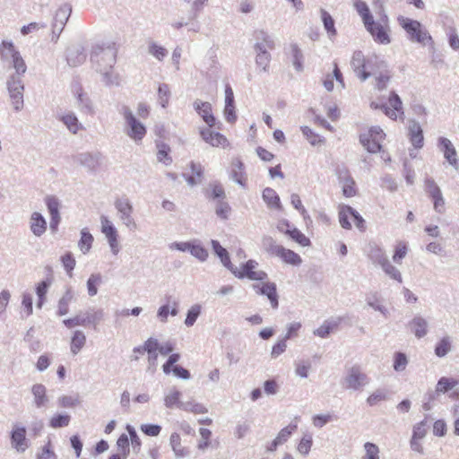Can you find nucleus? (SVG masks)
I'll list each match as a JSON object with an SVG mask.
<instances>
[{
  "label": "nucleus",
  "instance_id": "30",
  "mask_svg": "<svg viewBox=\"0 0 459 459\" xmlns=\"http://www.w3.org/2000/svg\"><path fill=\"white\" fill-rule=\"evenodd\" d=\"M341 318L325 320L318 328L314 330V334L321 338H327L331 332L337 328L341 323Z\"/></svg>",
  "mask_w": 459,
  "mask_h": 459
},
{
  "label": "nucleus",
  "instance_id": "64",
  "mask_svg": "<svg viewBox=\"0 0 459 459\" xmlns=\"http://www.w3.org/2000/svg\"><path fill=\"white\" fill-rule=\"evenodd\" d=\"M37 459H56V455L52 449L50 439L42 446L41 452L37 455Z\"/></svg>",
  "mask_w": 459,
  "mask_h": 459
},
{
  "label": "nucleus",
  "instance_id": "61",
  "mask_svg": "<svg viewBox=\"0 0 459 459\" xmlns=\"http://www.w3.org/2000/svg\"><path fill=\"white\" fill-rule=\"evenodd\" d=\"M158 95L161 107L166 108L167 105L169 104V100L170 96L169 85L166 83L160 84L158 88Z\"/></svg>",
  "mask_w": 459,
  "mask_h": 459
},
{
  "label": "nucleus",
  "instance_id": "44",
  "mask_svg": "<svg viewBox=\"0 0 459 459\" xmlns=\"http://www.w3.org/2000/svg\"><path fill=\"white\" fill-rule=\"evenodd\" d=\"M321 18H322L324 27L328 33V36L330 38L336 36L337 31H336L335 26H334V20L330 15V13L328 12H326L325 10L322 9L321 10Z\"/></svg>",
  "mask_w": 459,
  "mask_h": 459
},
{
  "label": "nucleus",
  "instance_id": "55",
  "mask_svg": "<svg viewBox=\"0 0 459 459\" xmlns=\"http://www.w3.org/2000/svg\"><path fill=\"white\" fill-rule=\"evenodd\" d=\"M255 37H256L257 41L259 43H261L262 45H264L268 49L273 50L275 48L274 39L266 31L259 30L256 32Z\"/></svg>",
  "mask_w": 459,
  "mask_h": 459
},
{
  "label": "nucleus",
  "instance_id": "26",
  "mask_svg": "<svg viewBox=\"0 0 459 459\" xmlns=\"http://www.w3.org/2000/svg\"><path fill=\"white\" fill-rule=\"evenodd\" d=\"M200 134L203 140L212 146H224L227 143V139L223 134L212 132L210 128L202 129Z\"/></svg>",
  "mask_w": 459,
  "mask_h": 459
},
{
  "label": "nucleus",
  "instance_id": "57",
  "mask_svg": "<svg viewBox=\"0 0 459 459\" xmlns=\"http://www.w3.org/2000/svg\"><path fill=\"white\" fill-rule=\"evenodd\" d=\"M366 302L368 307H372L374 310L379 311L385 317L388 316V309L379 302L376 295L368 297Z\"/></svg>",
  "mask_w": 459,
  "mask_h": 459
},
{
  "label": "nucleus",
  "instance_id": "7",
  "mask_svg": "<svg viewBox=\"0 0 459 459\" xmlns=\"http://www.w3.org/2000/svg\"><path fill=\"white\" fill-rule=\"evenodd\" d=\"M114 204L122 223L130 230H135L137 224L132 215L134 208L129 199L118 198L115 201Z\"/></svg>",
  "mask_w": 459,
  "mask_h": 459
},
{
  "label": "nucleus",
  "instance_id": "14",
  "mask_svg": "<svg viewBox=\"0 0 459 459\" xmlns=\"http://www.w3.org/2000/svg\"><path fill=\"white\" fill-rule=\"evenodd\" d=\"M351 65L356 75L361 80L366 81L370 77L372 73L365 70L366 59L363 53L359 50L355 51L351 60Z\"/></svg>",
  "mask_w": 459,
  "mask_h": 459
},
{
  "label": "nucleus",
  "instance_id": "54",
  "mask_svg": "<svg viewBox=\"0 0 459 459\" xmlns=\"http://www.w3.org/2000/svg\"><path fill=\"white\" fill-rule=\"evenodd\" d=\"M189 253L201 262L208 258V251L199 243L193 242Z\"/></svg>",
  "mask_w": 459,
  "mask_h": 459
},
{
  "label": "nucleus",
  "instance_id": "62",
  "mask_svg": "<svg viewBox=\"0 0 459 459\" xmlns=\"http://www.w3.org/2000/svg\"><path fill=\"white\" fill-rule=\"evenodd\" d=\"M366 451L365 455L361 459H380L378 446L373 443L367 442L364 445Z\"/></svg>",
  "mask_w": 459,
  "mask_h": 459
},
{
  "label": "nucleus",
  "instance_id": "18",
  "mask_svg": "<svg viewBox=\"0 0 459 459\" xmlns=\"http://www.w3.org/2000/svg\"><path fill=\"white\" fill-rule=\"evenodd\" d=\"M31 394L33 395V404L37 409L47 408L49 403V398L47 395V388L42 384H35L31 387Z\"/></svg>",
  "mask_w": 459,
  "mask_h": 459
},
{
  "label": "nucleus",
  "instance_id": "12",
  "mask_svg": "<svg viewBox=\"0 0 459 459\" xmlns=\"http://www.w3.org/2000/svg\"><path fill=\"white\" fill-rule=\"evenodd\" d=\"M337 177L339 183L342 185V194L346 197H352L356 195L357 190L355 188V181L351 176L346 168H342L337 170Z\"/></svg>",
  "mask_w": 459,
  "mask_h": 459
},
{
  "label": "nucleus",
  "instance_id": "53",
  "mask_svg": "<svg viewBox=\"0 0 459 459\" xmlns=\"http://www.w3.org/2000/svg\"><path fill=\"white\" fill-rule=\"evenodd\" d=\"M179 409L186 411H191L195 414H204L208 411V409L202 403L195 402H186L179 405Z\"/></svg>",
  "mask_w": 459,
  "mask_h": 459
},
{
  "label": "nucleus",
  "instance_id": "58",
  "mask_svg": "<svg viewBox=\"0 0 459 459\" xmlns=\"http://www.w3.org/2000/svg\"><path fill=\"white\" fill-rule=\"evenodd\" d=\"M126 429H127L129 437H130V441H131V445H132V450H133L134 453L138 454L140 452V450H141V446H142L141 439L138 437V435H137L135 429H134V427L128 425L126 427Z\"/></svg>",
  "mask_w": 459,
  "mask_h": 459
},
{
  "label": "nucleus",
  "instance_id": "25",
  "mask_svg": "<svg viewBox=\"0 0 459 459\" xmlns=\"http://www.w3.org/2000/svg\"><path fill=\"white\" fill-rule=\"evenodd\" d=\"M58 119L66 126L67 130L73 134H77L82 129V125L79 122L74 112L68 111L58 116Z\"/></svg>",
  "mask_w": 459,
  "mask_h": 459
},
{
  "label": "nucleus",
  "instance_id": "21",
  "mask_svg": "<svg viewBox=\"0 0 459 459\" xmlns=\"http://www.w3.org/2000/svg\"><path fill=\"white\" fill-rule=\"evenodd\" d=\"M366 252H367V255H368V259L374 264L381 265L385 261L388 260L385 251L380 246H378L377 243H374V242L369 243Z\"/></svg>",
  "mask_w": 459,
  "mask_h": 459
},
{
  "label": "nucleus",
  "instance_id": "60",
  "mask_svg": "<svg viewBox=\"0 0 459 459\" xmlns=\"http://www.w3.org/2000/svg\"><path fill=\"white\" fill-rule=\"evenodd\" d=\"M201 313V307L200 305H194L192 306L186 314V317L185 319V324L186 326H192L196 319L198 318L199 315Z\"/></svg>",
  "mask_w": 459,
  "mask_h": 459
},
{
  "label": "nucleus",
  "instance_id": "1",
  "mask_svg": "<svg viewBox=\"0 0 459 459\" xmlns=\"http://www.w3.org/2000/svg\"><path fill=\"white\" fill-rule=\"evenodd\" d=\"M117 54V49L112 46H96L91 54L92 68L101 76V82L107 87L120 85V75L114 71Z\"/></svg>",
  "mask_w": 459,
  "mask_h": 459
},
{
  "label": "nucleus",
  "instance_id": "46",
  "mask_svg": "<svg viewBox=\"0 0 459 459\" xmlns=\"http://www.w3.org/2000/svg\"><path fill=\"white\" fill-rule=\"evenodd\" d=\"M180 436L174 432L170 435L169 444L178 457H183L187 455V451L181 446Z\"/></svg>",
  "mask_w": 459,
  "mask_h": 459
},
{
  "label": "nucleus",
  "instance_id": "5",
  "mask_svg": "<svg viewBox=\"0 0 459 459\" xmlns=\"http://www.w3.org/2000/svg\"><path fill=\"white\" fill-rule=\"evenodd\" d=\"M368 384L369 377L358 366H353L348 369L342 382L344 388L352 391L361 390Z\"/></svg>",
  "mask_w": 459,
  "mask_h": 459
},
{
  "label": "nucleus",
  "instance_id": "19",
  "mask_svg": "<svg viewBox=\"0 0 459 459\" xmlns=\"http://www.w3.org/2000/svg\"><path fill=\"white\" fill-rule=\"evenodd\" d=\"M72 13V6L69 4H62L55 13L52 27L57 30H64Z\"/></svg>",
  "mask_w": 459,
  "mask_h": 459
},
{
  "label": "nucleus",
  "instance_id": "29",
  "mask_svg": "<svg viewBox=\"0 0 459 459\" xmlns=\"http://www.w3.org/2000/svg\"><path fill=\"white\" fill-rule=\"evenodd\" d=\"M190 169L191 171L193 172V176H187L186 174H183V177L185 178L188 186H194L202 182L204 169L200 163H195L194 161L190 162Z\"/></svg>",
  "mask_w": 459,
  "mask_h": 459
},
{
  "label": "nucleus",
  "instance_id": "11",
  "mask_svg": "<svg viewBox=\"0 0 459 459\" xmlns=\"http://www.w3.org/2000/svg\"><path fill=\"white\" fill-rule=\"evenodd\" d=\"M100 152H82L74 157V161L84 167L90 172H95L101 163Z\"/></svg>",
  "mask_w": 459,
  "mask_h": 459
},
{
  "label": "nucleus",
  "instance_id": "40",
  "mask_svg": "<svg viewBox=\"0 0 459 459\" xmlns=\"http://www.w3.org/2000/svg\"><path fill=\"white\" fill-rule=\"evenodd\" d=\"M263 199L270 208H281L280 197L273 188L266 187L263 191Z\"/></svg>",
  "mask_w": 459,
  "mask_h": 459
},
{
  "label": "nucleus",
  "instance_id": "56",
  "mask_svg": "<svg viewBox=\"0 0 459 459\" xmlns=\"http://www.w3.org/2000/svg\"><path fill=\"white\" fill-rule=\"evenodd\" d=\"M288 236L302 247H308L311 243L309 238L295 227L292 228Z\"/></svg>",
  "mask_w": 459,
  "mask_h": 459
},
{
  "label": "nucleus",
  "instance_id": "36",
  "mask_svg": "<svg viewBox=\"0 0 459 459\" xmlns=\"http://www.w3.org/2000/svg\"><path fill=\"white\" fill-rule=\"evenodd\" d=\"M76 94L78 108L84 113L92 114L94 108L90 97L84 93L82 89H79Z\"/></svg>",
  "mask_w": 459,
  "mask_h": 459
},
{
  "label": "nucleus",
  "instance_id": "13",
  "mask_svg": "<svg viewBox=\"0 0 459 459\" xmlns=\"http://www.w3.org/2000/svg\"><path fill=\"white\" fill-rule=\"evenodd\" d=\"M230 178L245 188L247 185V174L245 165L239 158H234L230 164Z\"/></svg>",
  "mask_w": 459,
  "mask_h": 459
},
{
  "label": "nucleus",
  "instance_id": "31",
  "mask_svg": "<svg viewBox=\"0 0 459 459\" xmlns=\"http://www.w3.org/2000/svg\"><path fill=\"white\" fill-rule=\"evenodd\" d=\"M262 295H264L270 300L273 308L276 309L279 307V297L277 294V288L274 282H264Z\"/></svg>",
  "mask_w": 459,
  "mask_h": 459
},
{
  "label": "nucleus",
  "instance_id": "51",
  "mask_svg": "<svg viewBox=\"0 0 459 459\" xmlns=\"http://www.w3.org/2000/svg\"><path fill=\"white\" fill-rule=\"evenodd\" d=\"M45 204L48 210V212L51 216H60L59 209H60V202L58 198L55 195H47L45 197Z\"/></svg>",
  "mask_w": 459,
  "mask_h": 459
},
{
  "label": "nucleus",
  "instance_id": "3",
  "mask_svg": "<svg viewBox=\"0 0 459 459\" xmlns=\"http://www.w3.org/2000/svg\"><path fill=\"white\" fill-rule=\"evenodd\" d=\"M397 21L399 25L407 33L408 39L411 42H417L422 45L434 44L432 37L429 31L423 28L422 24L419 21L404 16H399Z\"/></svg>",
  "mask_w": 459,
  "mask_h": 459
},
{
  "label": "nucleus",
  "instance_id": "16",
  "mask_svg": "<svg viewBox=\"0 0 459 459\" xmlns=\"http://www.w3.org/2000/svg\"><path fill=\"white\" fill-rule=\"evenodd\" d=\"M85 49L81 45H74L67 48L66 60L68 65L76 67L82 65L86 60Z\"/></svg>",
  "mask_w": 459,
  "mask_h": 459
},
{
  "label": "nucleus",
  "instance_id": "50",
  "mask_svg": "<svg viewBox=\"0 0 459 459\" xmlns=\"http://www.w3.org/2000/svg\"><path fill=\"white\" fill-rule=\"evenodd\" d=\"M451 341L450 337H443L435 347V354L439 357H445L451 351Z\"/></svg>",
  "mask_w": 459,
  "mask_h": 459
},
{
  "label": "nucleus",
  "instance_id": "49",
  "mask_svg": "<svg viewBox=\"0 0 459 459\" xmlns=\"http://www.w3.org/2000/svg\"><path fill=\"white\" fill-rule=\"evenodd\" d=\"M71 417L66 413L54 415L49 420V426L53 429L64 428L69 425Z\"/></svg>",
  "mask_w": 459,
  "mask_h": 459
},
{
  "label": "nucleus",
  "instance_id": "38",
  "mask_svg": "<svg viewBox=\"0 0 459 459\" xmlns=\"http://www.w3.org/2000/svg\"><path fill=\"white\" fill-rule=\"evenodd\" d=\"M93 240V236L90 233L88 229L83 228L81 230V238L78 242V247L82 252V254L85 255L90 252Z\"/></svg>",
  "mask_w": 459,
  "mask_h": 459
},
{
  "label": "nucleus",
  "instance_id": "37",
  "mask_svg": "<svg viewBox=\"0 0 459 459\" xmlns=\"http://www.w3.org/2000/svg\"><path fill=\"white\" fill-rule=\"evenodd\" d=\"M353 5L357 13L361 17L364 26L369 25V22H371L374 18L368 4L362 0H355Z\"/></svg>",
  "mask_w": 459,
  "mask_h": 459
},
{
  "label": "nucleus",
  "instance_id": "43",
  "mask_svg": "<svg viewBox=\"0 0 459 459\" xmlns=\"http://www.w3.org/2000/svg\"><path fill=\"white\" fill-rule=\"evenodd\" d=\"M458 383L459 382L455 378L442 377L437 383L436 393L446 394L456 386Z\"/></svg>",
  "mask_w": 459,
  "mask_h": 459
},
{
  "label": "nucleus",
  "instance_id": "17",
  "mask_svg": "<svg viewBox=\"0 0 459 459\" xmlns=\"http://www.w3.org/2000/svg\"><path fill=\"white\" fill-rule=\"evenodd\" d=\"M17 57H22L12 41L3 40L0 44V57L8 65L16 61Z\"/></svg>",
  "mask_w": 459,
  "mask_h": 459
},
{
  "label": "nucleus",
  "instance_id": "45",
  "mask_svg": "<svg viewBox=\"0 0 459 459\" xmlns=\"http://www.w3.org/2000/svg\"><path fill=\"white\" fill-rule=\"evenodd\" d=\"M157 159L165 166H169L172 163V158L169 156L170 148L166 143H158Z\"/></svg>",
  "mask_w": 459,
  "mask_h": 459
},
{
  "label": "nucleus",
  "instance_id": "6",
  "mask_svg": "<svg viewBox=\"0 0 459 459\" xmlns=\"http://www.w3.org/2000/svg\"><path fill=\"white\" fill-rule=\"evenodd\" d=\"M381 20L382 23L376 22L373 19L371 22H369V25H365V28L370 33L376 42L387 45L391 42V39L388 34V18L385 14Z\"/></svg>",
  "mask_w": 459,
  "mask_h": 459
},
{
  "label": "nucleus",
  "instance_id": "42",
  "mask_svg": "<svg viewBox=\"0 0 459 459\" xmlns=\"http://www.w3.org/2000/svg\"><path fill=\"white\" fill-rule=\"evenodd\" d=\"M52 284V279L47 278L46 280L40 281L37 287H36V294L39 298V300L37 302V307L39 308H41L45 300H46V294Z\"/></svg>",
  "mask_w": 459,
  "mask_h": 459
},
{
  "label": "nucleus",
  "instance_id": "32",
  "mask_svg": "<svg viewBox=\"0 0 459 459\" xmlns=\"http://www.w3.org/2000/svg\"><path fill=\"white\" fill-rule=\"evenodd\" d=\"M289 54L291 56L292 65L297 72H301L303 70V53L297 43L290 44V52Z\"/></svg>",
  "mask_w": 459,
  "mask_h": 459
},
{
  "label": "nucleus",
  "instance_id": "27",
  "mask_svg": "<svg viewBox=\"0 0 459 459\" xmlns=\"http://www.w3.org/2000/svg\"><path fill=\"white\" fill-rule=\"evenodd\" d=\"M409 326L418 339L423 338L428 333V321L420 316H414L409 323Z\"/></svg>",
  "mask_w": 459,
  "mask_h": 459
},
{
  "label": "nucleus",
  "instance_id": "63",
  "mask_svg": "<svg viewBox=\"0 0 459 459\" xmlns=\"http://www.w3.org/2000/svg\"><path fill=\"white\" fill-rule=\"evenodd\" d=\"M387 399V392L384 389H377L373 392L367 399V403L368 405L373 406L376 405L380 401H385Z\"/></svg>",
  "mask_w": 459,
  "mask_h": 459
},
{
  "label": "nucleus",
  "instance_id": "35",
  "mask_svg": "<svg viewBox=\"0 0 459 459\" xmlns=\"http://www.w3.org/2000/svg\"><path fill=\"white\" fill-rule=\"evenodd\" d=\"M262 247L269 255L278 256L282 246L278 245L273 237L265 235L262 238Z\"/></svg>",
  "mask_w": 459,
  "mask_h": 459
},
{
  "label": "nucleus",
  "instance_id": "28",
  "mask_svg": "<svg viewBox=\"0 0 459 459\" xmlns=\"http://www.w3.org/2000/svg\"><path fill=\"white\" fill-rule=\"evenodd\" d=\"M211 245L214 254L220 258L223 266L228 270L233 269V264L230 261V254L226 248H224L218 240L212 239Z\"/></svg>",
  "mask_w": 459,
  "mask_h": 459
},
{
  "label": "nucleus",
  "instance_id": "20",
  "mask_svg": "<svg viewBox=\"0 0 459 459\" xmlns=\"http://www.w3.org/2000/svg\"><path fill=\"white\" fill-rule=\"evenodd\" d=\"M104 310L101 308L90 307L85 312L82 311V319L84 326L92 325L94 328L104 319Z\"/></svg>",
  "mask_w": 459,
  "mask_h": 459
},
{
  "label": "nucleus",
  "instance_id": "24",
  "mask_svg": "<svg viewBox=\"0 0 459 459\" xmlns=\"http://www.w3.org/2000/svg\"><path fill=\"white\" fill-rule=\"evenodd\" d=\"M30 229L36 237H41L47 230V221L40 212H34L30 215Z\"/></svg>",
  "mask_w": 459,
  "mask_h": 459
},
{
  "label": "nucleus",
  "instance_id": "52",
  "mask_svg": "<svg viewBox=\"0 0 459 459\" xmlns=\"http://www.w3.org/2000/svg\"><path fill=\"white\" fill-rule=\"evenodd\" d=\"M102 281L100 273H92L87 281L88 294L91 297L95 296L98 293V285Z\"/></svg>",
  "mask_w": 459,
  "mask_h": 459
},
{
  "label": "nucleus",
  "instance_id": "9",
  "mask_svg": "<svg viewBox=\"0 0 459 459\" xmlns=\"http://www.w3.org/2000/svg\"><path fill=\"white\" fill-rule=\"evenodd\" d=\"M101 232L105 235L110 250L113 255H117L120 251L118 243V234L116 227L105 215L100 216Z\"/></svg>",
  "mask_w": 459,
  "mask_h": 459
},
{
  "label": "nucleus",
  "instance_id": "2",
  "mask_svg": "<svg viewBox=\"0 0 459 459\" xmlns=\"http://www.w3.org/2000/svg\"><path fill=\"white\" fill-rule=\"evenodd\" d=\"M13 72L9 74L6 80V90L8 99L13 109L20 112L24 108V74L27 72V65L23 57H17L16 61L9 65Z\"/></svg>",
  "mask_w": 459,
  "mask_h": 459
},
{
  "label": "nucleus",
  "instance_id": "4",
  "mask_svg": "<svg viewBox=\"0 0 459 459\" xmlns=\"http://www.w3.org/2000/svg\"><path fill=\"white\" fill-rule=\"evenodd\" d=\"M119 113L126 122L125 132L126 135L135 143L141 142L147 133L145 126L135 117L128 106H122Z\"/></svg>",
  "mask_w": 459,
  "mask_h": 459
},
{
  "label": "nucleus",
  "instance_id": "10",
  "mask_svg": "<svg viewBox=\"0 0 459 459\" xmlns=\"http://www.w3.org/2000/svg\"><path fill=\"white\" fill-rule=\"evenodd\" d=\"M11 446L20 454L24 453L30 447V442L26 437V428L18 424L13 426L10 433Z\"/></svg>",
  "mask_w": 459,
  "mask_h": 459
},
{
  "label": "nucleus",
  "instance_id": "15",
  "mask_svg": "<svg viewBox=\"0 0 459 459\" xmlns=\"http://www.w3.org/2000/svg\"><path fill=\"white\" fill-rule=\"evenodd\" d=\"M195 110L199 114L209 127L215 126L216 118L212 114V105L209 102L195 100L193 103Z\"/></svg>",
  "mask_w": 459,
  "mask_h": 459
},
{
  "label": "nucleus",
  "instance_id": "47",
  "mask_svg": "<svg viewBox=\"0 0 459 459\" xmlns=\"http://www.w3.org/2000/svg\"><path fill=\"white\" fill-rule=\"evenodd\" d=\"M380 266L382 270L385 272V273L388 275L391 279L398 281L399 283L403 282V277L400 271L394 265H393L389 260L385 261Z\"/></svg>",
  "mask_w": 459,
  "mask_h": 459
},
{
  "label": "nucleus",
  "instance_id": "22",
  "mask_svg": "<svg viewBox=\"0 0 459 459\" xmlns=\"http://www.w3.org/2000/svg\"><path fill=\"white\" fill-rule=\"evenodd\" d=\"M438 145L444 152V156L446 160L455 168H458V160L456 159V151L452 144L451 141L446 137L438 139Z\"/></svg>",
  "mask_w": 459,
  "mask_h": 459
},
{
  "label": "nucleus",
  "instance_id": "59",
  "mask_svg": "<svg viewBox=\"0 0 459 459\" xmlns=\"http://www.w3.org/2000/svg\"><path fill=\"white\" fill-rule=\"evenodd\" d=\"M61 262L69 276H72V271L74 269L76 262L71 252L65 253L61 256Z\"/></svg>",
  "mask_w": 459,
  "mask_h": 459
},
{
  "label": "nucleus",
  "instance_id": "41",
  "mask_svg": "<svg viewBox=\"0 0 459 459\" xmlns=\"http://www.w3.org/2000/svg\"><path fill=\"white\" fill-rule=\"evenodd\" d=\"M277 257H280L286 264L292 265H299L302 262L299 255L290 249L285 248L284 247H282Z\"/></svg>",
  "mask_w": 459,
  "mask_h": 459
},
{
  "label": "nucleus",
  "instance_id": "33",
  "mask_svg": "<svg viewBox=\"0 0 459 459\" xmlns=\"http://www.w3.org/2000/svg\"><path fill=\"white\" fill-rule=\"evenodd\" d=\"M86 343V336L82 330H75L71 338L70 350L74 355H76Z\"/></svg>",
  "mask_w": 459,
  "mask_h": 459
},
{
  "label": "nucleus",
  "instance_id": "39",
  "mask_svg": "<svg viewBox=\"0 0 459 459\" xmlns=\"http://www.w3.org/2000/svg\"><path fill=\"white\" fill-rule=\"evenodd\" d=\"M359 142L362 146L370 153L379 152L382 149L381 141L377 139L369 138L368 135L360 134Z\"/></svg>",
  "mask_w": 459,
  "mask_h": 459
},
{
  "label": "nucleus",
  "instance_id": "23",
  "mask_svg": "<svg viewBox=\"0 0 459 459\" xmlns=\"http://www.w3.org/2000/svg\"><path fill=\"white\" fill-rule=\"evenodd\" d=\"M409 137L411 144L416 149L423 147V131L419 122L416 120H411L409 125Z\"/></svg>",
  "mask_w": 459,
  "mask_h": 459
},
{
  "label": "nucleus",
  "instance_id": "48",
  "mask_svg": "<svg viewBox=\"0 0 459 459\" xmlns=\"http://www.w3.org/2000/svg\"><path fill=\"white\" fill-rule=\"evenodd\" d=\"M180 397L181 392L173 388L164 398L165 406L169 409L173 408L174 406L179 408V405L183 404V403L179 400Z\"/></svg>",
  "mask_w": 459,
  "mask_h": 459
},
{
  "label": "nucleus",
  "instance_id": "34",
  "mask_svg": "<svg viewBox=\"0 0 459 459\" xmlns=\"http://www.w3.org/2000/svg\"><path fill=\"white\" fill-rule=\"evenodd\" d=\"M74 299V293L71 288H68L58 301L57 312L59 316H65L69 312V304Z\"/></svg>",
  "mask_w": 459,
  "mask_h": 459
},
{
  "label": "nucleus",
  "instance_id": "8",
  "mask_svg": "<svg viewBox=\"0 0 459 459\" xmlns=\"http://www.w3.org/2000/svg\"><path fill=\"white\" fill-rule=\"evenodd\" d=\"M257 265L256 261L250 259L242 264L241 270L233 265V269L230 271L238 279L247 278L251 281H264L267 278V273L264 271H254Z\"/></svg>",
  "mask_w": 459,
  "mask_h": 459
}]
</instances>
